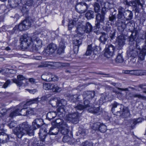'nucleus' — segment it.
<instances>
[{"instance_id":"53","label":"nucleus","mask_w":146,"mask_h":146,"mask_svg":"<svg viewBox=\"0 0 146 146\" xmlns=\"http://www.w3.org/2000/svg\"><path fill=\"white\" fill-rule=\"evenodd\" d=\"M84 106L85 109L88 108H91L92 106H90V103L89 101L88 100H86L84 101Z\"/></svg>"},{"instance_id":"64","label":"nucleus","mask_w":146,"mask_h":146,"mask_svg":"<svg viewBox=\"0 0 146 146\" xmlns=\"http://www.w3.org/2000/svg\"><path fill=\"white\" fill-rule=\"evenodd\" d=\"M71 99L74 102H75L76 103L77 102H78V100L79 98V96H78L77 95H75L71 97Z\"/></svg>"},{"instance_id":"35","label":"nucleus","mask_w":146,"mask_h":146,"mask_svg":"<svg viewBox=\"0 0 146 146\" xmlns=\"http://www.w3.org/2000/svg\"><path fill=\"white\" fill-rule=\"evenodd\" d=\"M86 17L88 19L90 20L94 18V12L91 10H89L85 14Z\"/></svg>"},{"instance_id":"11","label":"nucleus","mask_w":146,"mask_h":146,"mask_svg":"<svg viewBox=\"0 0 146 146\" xmlns=\"http://www.w3.org/2000/svg\"><path fill=\"white\" fill-rule=\"evenodd\" d=\"M57 48L56 45L54 43H51L48 46L44 52L47 54H51L54 52Z\"/></svg>"},{"instance_id":"10","label":"nucleus","mask_w":146,"mask_h":146,"mask_svg":"<svg viewBox=\"0 0 146 146\" xmlns=\"http://www.w3.org/2000/svg\"><path fill=\"white\" fill-rule=\"evenodd\" d=\"M82 39L78 37L75 36V38L73 40V50L74 53L78 52L79 46L82 44Z\"/></svg>"},{"instance_id":"24","label":"nucleus","mask_w":146,"mask_h":146,"mask_svg":"<svg viewBox=\"0 0 146 146\" xmlns=\"http://www.w3.org/2000/svg\"><path fill=\"white\" fill-rule=\"evenodd\" d=\"M144 38L141 37H138L135 41V47L138 50L141 49L140 46L144 42Z\"/></svg>"},{"instance_id":"40","label":"nucleus","mask_w":146,"mask_h":146,"mask_svg":"<svg viewBox=\"0 0 146 146\" xmlns=\"http://www.w3.org/2000/svg\"><path fill=\"white\" fill-rule=\"evenodd\" d=\"M54 84L51 83H44L43 84V88L45 90H52Z\"/></svg>"},{"instance_id":"15","label":"nucleus","mask_w":146,"mask_h":146,"mask_svg":"<svg viewBox=\"0 0 146 146\" xmlns=\"http://www.w3.org/2000/svg\"><path fill=\"white\" fill-rule=\"evenodd\" d=\"M35 21L34 18L33 19L31 17H28L23 21V22L27 30L30 27L32 23H33Z\"/></svg>"},{"instance_id":"52","label":"nucleus","mask_w":146,"mask_h":146,"mask_svg":"<svg viewBox=\"0 0 146 146\" xmlns=\"http://www.w3.org/2000/svg\"><path fill=\"white\" fill-rule=\"evenodd\" d=\"M80 146H93L92 142L86 141L82 143Z\"/></svg>"},{"instance_id":"55","label":"nucleus","mask_w":146,"mask_h":146,"mask_svg":"<svg viewBox=\"0 0 146 146\" xmlns=\"http://www.w3.org/2000/svg\"><path fill=\"white\" fill-rule=\"evenodd\" d=\"M123 61V59L121 54H118L116 59V61L117 62H122Z\"/></svg>"},{"instance_id":"23","label":"nucleus","mask_w":146,"mask_h":146,"mask_svg":"<svg viewBox=\"0 0 146 146\" xmlns=\"http://www.w3.org/2000/svg\"><path fill=\"white\" fill-rule=\"evenodd\" d=\"M9 139L8 136L3 132H0V143H5Z\"/></svg>"},{"instance_id":"8","label":"nucleus","mask_w":146,"mask_h":146,"mask_svg":"<svg viewBox=\"0 0 146 146\" xmlns=\"http://www.w3.org/2000/svg\"><path fill=\"white\" fill-rule=\"evenodd\" d=\"M58 123L60 126L59 128V134L61 133L62 135H67L69 132L67 125L64 122H59Z\"/></svg>"},{"instance_id":"5","label":"nucleus","mask_w":146,"mask_h":146,"mask_svg":"<svg viewBox=\"0 0 146 146\" xmlns=\"http://www.w3.org/2000/svg\"><path fill=\"white\" fill-rule=\"evenodd\" d=\"M26 134L30 136L34 135L33 131L34 129L33 127L27 122H24L22 124L18 125Z\"/></svg>"},{"instance_id":"49","label":"nucleus","mask_w":146,"mask_h":146,"mask_svg":"<svg viewBox=\"0 0 146 146\" xmlns=\"http://www.w3.org/2000/svg\"><path fill=\"white\" fill-rule=\"evenodd\" d=\"M107 129L106 126L103 123H100L99 131L101 132L104 133L106 131Z\"/></svg>"},{"instance_id":"57","label":"nucleus","mask_w":146,"mask_h":146,"mask_svg":"<svg viewBox=\"0 0 146 146\" xmlns=\"http://www.w3.org/2000/svg\"><path fill=\"white\" fill-rule=\"evenodd\" d=\"M94 10L95 12H98L100 11V6L98 3H95L94 5Z\"/></svg>"},{"instance_id":"45","label":"nucleus","mask_w":146,"mask_h":146,"mask_svg":"<svg viewBox=\"0 0 146 146\" xmlns=\"http://www.w3.org/2000/svg\"><path fill=\"white\" fill-rule=\"evenodd\" d=\"M94 50L92 48L91 45H88L85 54L87 56L90 55L94 51Z\"/></svg>"},{"instance_id":"19","label":"nucleus","mask_w":146,"mask_h":146,"mask_svg":"<svg viewBox=\"0 0 146 146\" xmlns=\"http://www.w3.org/2000/svg\"><path fill=\"white\" fill-rule=\"evenodd\" d=\"M48 133L47 130L45 128L40 129L38 133L40 139L44 140Z\"/></svg>"},{"instance_id":"7","label":"nucleus","mask_w":146,"mask_h":146,"mask_svg":"<svg viewBox=\"0 0 146 146\" xmlns=\"http://www.w3.org/2000/svg\"><path fill=\"white\" fill-rule=\"evenodd\" d=\"M79 119V113L76 111L69 113L66 117V120L74 123L78 122Z\"/></svg>"},{"instance_id":"38","label":"nucleus","mask_w":146,"mask_h":146,"mask_svg":"<svg viewBox=\"0 0 146 146\" xmlns=\"http://www.w3.org/2000/svg\"><path fill=\"white\" fill-rule=\"evenodd\" d=\"M104 19V15L100 13H98L96 15V20L100 21L101 23H103Z\"/></svg>"},{"instance_id":"30","label":"nucleus","mask_w":146,"mask_h":146,"mask_svg":"<svg viewBox=\"0 0 146 146\" xmlns=\"http://www.w3.org/2000/svg\"><path fill=\"white\" fill-rule=\"evenodd\" d=\"M88 111L89 112L94 114H96L100 112V107H95L92 106L91 108L88 109Z\"/></svg>"},{"instance_id":"37","label":"nucleus","mask_w":146,"mask_h":146,"mask_svg":"<svg viewBox=\"0 0 146 146\" xmlns=\"http://www.w3.org/2000/svg\"><path fill=\"white\" fill-rule=\"evenodd\" d=\"M19 3H20L19 1H8L9 3L12 7H15L17 6L19 7Z\"/></svg>"},{"instance_id":"60","label":"nucleus","mask_w":146,"mask_h":146,"mask_svg":"<svg viewBox=\"0 0 146 146\" xmlns=\"http://www.w3.org/2000/svg\"><path fill=\"white\" fill-rule=\"evenodd\" d=\"M102 28L104 30L107 32H109L111 31V27L110 26L104 25L103 26H102Z\"/></svg>"},{"instance_id":"51","label":"nucleus","mask_w":146,"mask_h":146,"mask_svg":"<svg viewBox=\"0 0 146 146\" xmlns=\"http://www.w3.org/2000/svg\"><path fill=\"white\" fill-rule=\"evenodd\" d=\"M17 26L18 27L19 31H22L27 30L23 21L20 23L19 25H18Z\"/></svg>"},{"instance_id":"46","label":"nucleus","mask_w":146,"mask_h":146,"mask_svg":"<svg viewBox=\"0 0 146 146\" xmlns=\"http://www.w3.org/2000/svg\"><path fill=\"white\" fill-rule=\"evenodd\" d=\"M125 40L124 38L122 36H119L118 37V44L119 46L123 45L125 43Z\"/></svg>"},{"instance_id":"31","label":"nucleus","mask_w":146,"mask_h":146,"mask_svg":"<svg viewBox=\"0 0 146 146\" xmlns=\"http://www.w3.org/2000/svg\"><path fill=\"white\" fill-rule=\"evenodd\" d=\"M109 99V98L106 95L103 94L101 96L100 99L99 100V103H98V105H102L103 103L108 101V99Z\"/></svg>"},{"instance_id":"34","label":"nucleus","mask_w":146,"mask_h":146,"mask_svg":"<svg viewBox=\"0 0 146 146\" xmlns=\"http://www.w3.org/2000/svg\"><path fill=\"white\" fill-rule=\"evenodd\" d=\"M140 119L138 118L137 119H134L129 120V122L130 124L131 125V127L132 129L134 128L135 126L137 123L141 122L139 120Z\"/></svg>"},{"instance_id":"3","label":"nucleus","mask_w":146,"mask_h":146,"mask_svg":"<svg viewBox=\"0 0 146 146\" xmlns=\"http://www.w3.org/2000/svg\"><path fill=\"white\" fill-rule=\"evenodd\" d=\"M51 103L53 107H57L59 106L57 110L58 113H62L64 111V109L62 106H66L67 104V101L66 100L63 99L60 100L59 98L52 100Z\"/></svg>"},{"instance_id":"9","label":"nucleus","mask_w":146,"mask_h":146,"mask_svg":"<svg viewBox=\"0 0 146 146\" xmlns=\"http://www.w3.org/2000/svg\"><path fill=\"white\" fill-rule=\"evenodd\" d=\"M114 47L111 44L106 45L104 55L108 58H110L113 54Z\"/></svg>"},{"instance_id":"63","label":"nucleus","mask_w":146,"mask_h":146,"mask_svg":"<svg viewBox=\"0 0 146 146\" xmlns=\"http://www.w3.org/2000/svg\"><path fill=\"white\" fill-rule=\"evenodd\" d=\"M113 13L114 14H113L111 15H110L109 17V20L111 22L113 21L114 20L116 19V16H115L116 13L113 12Z\"/></svg>"},{"instance_id":"29","label":"nucleus","mask_w":146,"mask_h":146,"mask_svg":"<svg viewBox=\"0 0 146 146\" xmlns=\"http://www.w3.org/2000/svg\"><path fill=\"white\" fill-rule=\"evenodd\" d=\"M101 35L99 38V40L102 43L104 44L105 42L107 41L108 37V35L104 32L102 33Z\"/></svg>"},{"instance_id":"41","label":"nucleus","mask_w":146,"mask_h":146,"mask_svg":"<svg viewBox=\"0 0 146 146\" xmlns=\"http://www.w3.org/2000/svg\"><path fill=\"white\" fill-rule=\"evenodd\" d=\"M141 70H132L130 71H126L125 72V73H130L131 74H133L136 76H141Z\"/></svg>"},{"instance_id":"1","label":"nucleus","mask_w":146,"mask_h":146,"mask_svg":"<svg viewBox=\"0 0 146 146\" xmlns=\"http://www.w3.org/2000/svg\"><path fill=\"white\" fill-rule=\"evenodd\" d=\"M118 11V13L117 15L118 20L116 25L123 29L125 26V20H131L132 18L133 13L130 11H125L124 8L121 6L119 7Z\"/></svg>"},{"instance_id":"26","label":"nucleus","mask_w":146,"mask_h":146,"mask_svg":"<svg viewBox=\"0 0 146 146\" xmlns=\"http://www.w3.org/2000/svg\"><path fill=\"white\" fill-rule=\"evenodd\" d=\"M137 34V31L132 32L130 37L129 38V44L131 45L134 46V43L135 42V39L136 37V35Z\"/></svg>"},{"instance_id":"39","label":"nucleus","mask_w":146,"mask_h":146,"mask_svg":"<svg viewBox=\"0 0 146 146\" xmlns=\"http://www.w3.org/2000/svg\"><path fill=\"white\" fill-rule=\"evenodd\" d=\"M21 7H22L21 9V11L24 14L27 13L29 11V7H27L25 5H24L23 4H22V3H19V7L20 8Z\"/></svg>"},{"instance_id":"47","label":"nucleus","mask_w":146,"mask_h":146,"mask_svg":"<svg viewBox=\"0 0 146 146\" xmlns=\"http://www.w3.org/2000/svg\"><path fill=\"white\" fill-rule=\"evenodd\" d=\"M72 139L68 136H64L62 139V141L64 143H67L70 144L72 142Z\"/></svg>"},{"instance_id":"13","label":"nucleus","mask_w":146,"mask_h":146,"mask_svg":"<svg viewBox=\"0 0 146 146\" xmlns=\"http://www.w3.org/2000/svg\"><path fill=\"white\" fill-rule=\"evenodd\" d=\"M43 124V121L41 118H36L32 123V126L34 130L40 127Z\"/></svg>"},{"instance_id":"14","label":"nucleus","mask_w":146,"mask_h":146,"mask_svg":"<svg viewBox=\"0 0 146 146\" xmlns=\"http://www.w3.org/2000/svg\"><path fill=\"white\" fill-rule=\"evenodd\" d=\"M13 132L19 138H21L23 135L26 134L19 125L13 130Z\"/></svg>"},{"instance_id":"28","label":"nucleus","mask_w":146,"mask_h":146,"mask_svg":"<svg viewBox=\"0 0 146 146\" xmlns=\"http://www.w3.org/2000/svg\"><path fill=\"white\" fill-rule=\"evenodd\" d=\"M57 114L56 111L48 112L46 116V118L49 120L54 119L57 115Z\"/></svg>"},{"instance_id":"18","label":"nucleus","mask_w":146,"mask_h":146,"mask_svg":"<svg viewBox=\"0 0 146 146\" xmlns=\"http://www.w3.org/2000/svg\"><path fill=\"white\" fill-rule=\"evenodd\" d=\"M124 3L128 6L136 7L138 5H140L141 7H142V4L140 2V1H133L129 2H128V1H125Z\"/></svg>"},{"instance_id":"54","label":"nucleus","mask_w":146,"mask_h":146,"mask_svg":"<svg viewBox=\"0 0 146 146\" xmlns=\"http://www.w3.org/2000/svg\"><path fill=\"white\" fill-rule=\"evenodd\" d=\"M61 90V88L59 87L57 84H54V86L52 90L54 92H60Z\"/></svg>"},{"instance_id":"42","label":"nucleus","mask_w":146,"mask_h":146,"mask_svg":"<svg viewBox=\"0 0 146 146\" xmlns=\"http://www.w3.org/2000/svg\"><path fill=\"white\" fill-rule=\"evenodd\" d=\"M76 105H74V108L76 110H82L85 109L84 106L82 105L79 102H77Z\"/></svg>"},{"instance_id":"43","label":"nucleus","mask_w":146,"mask_h":146,"mask_svg":"<svg viewBox=\"0 0 146 146\" xmlns=\"http://www.w3.org/2000/svg\"><path fill=\"white\" fill-rule=\"evenodd\" d=\"M88 133V130L87 129L79 128L78 133H77V135L79 136L81 134L83 136H84L85 134H87Z\"/></svg>"},{"instance_id":"27","label":"nucleus","mask_w":146,"mask_h":146,"mask_svg":"<svg viewBox=\"0 0 146 146\" xmlns=\"http://www.w3.org/2000/svg\"><path fill=\"white\" fill-rule=\"evenodd\" d=\"M93 27L89 22L86 23V25L84 26V29L85 33H89L91 32L92 30Z\"/></svg>"},{"instance_id":"61","label":"nucleus","mask_w":146,"mask_h":146,"mask_svg":"<svg viewBox=\"0 0 146 146\" xmlns=\"http://www.w3.org/2000/svg\"><path fill=\"white\" fill-rule=\"evenodd\" d=\"M50 81H56L58 80V77L55 75H52L51 74L50 78Z\"/></svg>"},{"instance_id":"2","label":"nucleus","mask_w":146,"mask_h":146,"mask_svg":"<svg viewBox=\"0 0 146 146\" xmlns=\"http://www.w3.org/2000/svg\"><path fill=\"white\" fill-rule=\"evenodd\" d=\"M111 110L113 113H116L117 115L119 113L124 117L130 116V112L128 107H124L123 105L116 102L112 104Z\"/></svg>"},{"instance_id":"25","label":"nucleus","mask_w":146,"mask_h":146,"mask_svg":"<svg viewBox=\"0 0 146 146\" xmlns=\"http://www.w3.org/2000/svg\"><path fill=\"white\" fill-rule=\"evenodd\" d=\"M59 128L52 127L49 130L48 133L50 135H56L59 134Z\"/></svg>"},{"instance_id":"50","label":"nucleus","mask_w":146,"mask_h":146,"mask_svg":"<svg viewBox=\"0 0 146 146\" xmlns=\"http://www.w3.org/2000/svg\"><path fill=\"white\" fill-rule=\"evenodd\" d=\"M76 24V21L74 20H70L69 21L68 24V29L69 30H71L72 28Z\"/></svg>"},{"instance_id":"21","label":"nucleus","mask_w":146,"mask_h":146,"mask_svg":"<svg viewBox=\"0 0 146 146\" xmlns=\"http://www.w3.org/2000/svg\"><path fill=\"white\" fill-rule=\"evenodd\" d=\"M95 94V92L94 91H85L84 92L83 96L85 98L90 99L94 97Z\"/></svg>"},{"instance_id":"62","label":"nucleus","mask_w":146,"mask_h":146,"mask_svg":"<svg viewBox=\"0 0 146 146\" xmlns=\"http://www.w3.org/2000/svg\"><path fill=\"white\" fill-rule=\"evenodd\" d=\"M132 98H138L139 99H143L144 98V97L143 96L141 95L140 94H134L132 95L131 96Z\"/></svg>"},{"instance_id":"33","label":"nucleus","mask_w":146,"mask_h":146,"mask_svg":"<svg viewBox=\"0 0 146 146\" xmlns=\"http://www.w3.org/2000/svg\"><path fill=\"white\" fill-rule=\"evenodd\" d=\"M76 28V31L78 34H80L82 35L85 33L84 25H80L78 27H77Z\"/></svg>"},{"instance_id":"12","label":"nucleus","mask_w":146,"mask_h":146,"mask_svg":"<svg viewBox=\"0 0 146 146\" xmlns=\"http://www.w3.org/2000/svg\"><path fill=\"white\" fill-rule=\"evenodd\" d=\"M137 49L135 48L134 46L133 45H131L129 49L127 50V53L128 56H132L133 57H135L138 54V50Z\"/></svg>"},{"instance_id":"36","label":"nucleus","mask_w":146,"mask_h":146,"mask_svg":"<svg viewBox=\"0 0 146 146\" xmlns=\"http://www.w3.org/2000/svg\"><path fill=\"white\" fill-rule=\"evenodd\" d=\"M44 140H43L41 139L40 140L36 138L34 140V141L33 142V143L34 145H36L37 146H43L44 145Z\"/></svg>"},{"instance_id":"17","label":"nucleus","mask_w":146,"mask_h":146,"mask_svg":"<svg viewBox=\"0 0 146 146\" xmlns=\"http://www.w3.org/2000/svg\"><path fill=\"white\" fill-rule=\"evenodd\" d=\"M77 6L81 7V10L80 13H85L88 8V5L84 2H81L77 3Z\"/></svg>"},{"instance_id":"44","label":"nucleus","mask_w":146,"mask_h":146,"mask_svg":"<svg viewBox=\"0 0 146 146\" xmlns=\"http://www.w3.org/2000/svg\"><path fill=\"white\" fill-rule=\"evenodd\" d=\"M36 42L37 43V44L34 45V44H33L32 45V46L31 47V48L32 50H37V48L36 46H40L42 44V42L40 40H36Z\"/></svg>"},{"instance_id":"20","label":"nucleus","mask_w":146,"mask_h":146,"mask_svg":"<svg viewBox=\"0 0 146 146\" xmlns=\"http://www.w3.org/2000/svg\"><path fill=\"white\" fill-rule=\"evenodd\" d=\"M65 42L63 40H62L60 42L59 47L57 50V53L60 54L64 52V49L66 47Z\"/></svg>"},{"instance_id":"56","label":"nucleus","mask_w":146,"mask_h":146,"mask_svg":"<svg viewBox=\"0 0 146 146\" xmlns=\"http://www.w3.org/2000/svg\"><path fill=\"white\" fill-rule=\"evenodd\" d=\"M100 125V123H94L92 127V129L94 130H99Z\"/></svg>"},{"instance_id":"32","label":"nucleus","mask_w":146,"mask_h":146,"mask_svg":"<svg viewBox=\"0 0 146 146\" xmlns=\"http://www.w3.org/2000/svg\"><path fill=\"white\" fill-rule=\"evenodd\" d=\"M51 74L48 73H45L41 76V78L44 80L45 81H50Z\"/></svg>"},{"instance_id":"22","label":"nucleus","mask_w":146,"mask_h":146,"mask_svg":"<svg viewBox=\"0 0 146 146\" xmlns=\"http://www.w3.org/2000/svg\"><path fill=\"white\" fill-rule=\"evenodd\" d=\"M138 60L139 61H142L145 59V57L146 55V50L143 49L140 50V49L138 50Z\"/></svg>"},{"instance_id":"48","label":"nucleus","mask_w":146,"mask_h":146,"mask_svg":"<svg viewBox=\"0 0 146 146\" xmlns=\"http://www.w3.org/2000/svg\"><path fill=\"white\" fill-rule=\"evenodd\" d=\"M19 2L26 6L29 7L33 3V1H19Z\"/></svg>"},{"instance_id":"6","label":"nucleus","mask_w":146,"mask_h":146,"mask_svg":"<svg viewBox=\"0 0 146 146\" xmlns=\"http://www.w3.org/2000/svg\"><path fill=\"white\" fill-rule=\"evenodd\" d=\"M27 115V108H23L21 109L16 108L14 111L11 112L9 115V117L12 118L17 115Z\"/></svg>"},{"instance_id":"4","label":"nucleus","mask_w":146,"mask_h":146,"mask_svg":"<svg viewBox=\"0 0 146 146\" xmlns=\"http://www.w3.org/2000/svg\"><path fill=\"white\" fill-rule=\"evenodd\" d=\"M20 41H21V45L22 47L27 48L31 46V48L33 41L31 38L28 36L27 34H25L23 35L22 37L20 38Z\"/></svg>"},{"instance_id":"16","label":"nucleus","mask_w":146,"mask_h":146,"mask_svg":"<svg viewBox=\"0 0 146 146\" xmlns=\"http://www.w3.org/2000/svg\"><path fill=\"white\" fill-rule=\"evenodd\" d=\"M17 79H13V82L16 84L17 85L20 87L23 84L22 81L26 79V78L23 76L21 75H19L17 76Z\"/></svg>"},{"instance_id":"59","label":"nucleus","mask_w":146,"mask_h":146,"mask_svg":"<svg viewBox=\"0 0 146 146\" xmlns=\"http://www.w3.org/2000/svg\"><path fill=\"white\" fill-rule=\"evenodd\" d=\"M17 124V122L16 121H11L10 123H8V126L10 127V128H12L16 126Z\"/></svg>"},{"instance_id":"58","label":"nucleus","mask_w":146,"mask_h":146,"mask_svg":"<svg viewBox=\"0 0 146 146\" xmlns=\"http://www.w3.org/2000/svg\"><path fill=\"white\" fill-rule=\"evenodd\" d=\"M36 109L33 108H31L29 109H27V115H33L35 113V111Z\"/></svg>"}]
</instances>
